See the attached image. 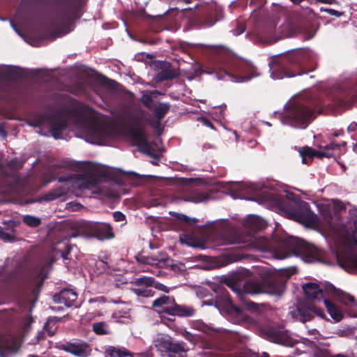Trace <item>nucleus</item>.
Here are the masks:
<instances>
[{
  "instance_id": "obj_1",
  "label": "nucleus",
  "mask_w": 357,
  "mask_h": 357,
  "mask_svg": "<svg viewBox=\"0 0 357 357\" xmlns=\"http://www.w3.org/2000/svg\"><path fill=\"white\" fill-rule=\"evenodd\" d=\"M356 100L357 95L342 89L335 92L331 98V103L328 104L314 94L305 102L296 105L289 117L293 126L305 128L314 119V114L321 113L325 106L331 104L334 107L346 109L351 107Z\"/></svg>"
},
{
  "instance_id": "obj_2",
  "label": "nucleus",
  "mask_w": 357,
  "mask_h": 357,
  "mask_svg": "<svg viewBox=\"0 0 357 357\" xmlns=\"http://www.w3.org/2000/svg\"><path fill=\"white\" fill-rule=\"evenodd\" d=\"M211 59L217 66L224 68L225 77L231 82H248L259 75L257 68L245 60L239 59L227 47L214 45L211 49Z\"/></svg>"
},
{
  "instance_id": "obj_3",
  "label": "nucleus",
  "mask_w": 357,
  "mask_h": 357,
  "mask_svg": "<svg viewBox=\"0 0 357 357\" xmlns=\"http://www.w3.org/2000/svg\"><path fill=\"white\" fill-rule=\"evenodd\" d=\"M313 56L305 49L292 50L281 56L273 67L277 78L293 77L312 71Z\"/></svg>"
},
{
  "instance_id": "obj_4",
  "label": "nucleus",
  "mask_w": 357,
  "mask_h": 357,
  "mask_svg": "<svg viewBox=\"0 0 357 357\" xmlns=\"http://www.w3.org/2000/svg\"><path fill=\"white\" fill-rule=\"evenodd\" d=\"M231 289L239 299L243 301L245 294L280 295L284 289V282L278 276L270 275L261 280L254 279L245 282L242 289L238 287H234Z\"/></svg>"
},
{
  "instance_id": "obj_5",
  "label": "nucleus",
  "mask_w": 357,
  "mask_h": 357,
  "mask_svg": "<svg viewBox=\"0 0 357 357\" xmlns=\"http://www.w3.org/2000/svg\"><path fill=\"white\" fill-rule=\"evenodd\" d=\"M75 168L78 172L77 176L83 181L84 188L96 186L108 176V171L98 164L82 162L75 164Z\"/></svg>"
},
{
  "instance_id": "obj_6",
  "label": "nucleus",
  "mask_w": 357,
  "mask_h": 357,
  "mask_svg": "<svg viewBox=\"0 0 357 357\" xmlns=\"http://www.w3.org/2000/svg\"><path fill=\"white\" fill-rule=\"evenodd\" d=\"M226 243L241 244L243 245V247L259 250L262 252H268L276 253L278 250V247L275 245L274 241H270L265 237L255 234H236L232 239L228 240Z\"/></svg>"
},
{
  "instance_id": "obj_7",
  "label": "nucleus",
  "mask_w": 357,
  "mask_h": 357,
  "mask_svg": "<svg viewBox=\"0 0 357 357\" xmlns=\"http://www.w3.org/2000/svg\"><path fill=\"white\" fill-rule=\"evenodd\" d=\"M153 344L162 356L187 357L189 349L182 341H172L169 335H161L156 337Z\"/></svg>"
},
{
  "instance_id": "obj_8",
  "label": "nucleus",
  "mask_w": 357,
  "mask_h": 357,
  "mask_svg": "<svg viewBox=\"0 0 357 357\" xmlns=\"http://www.w3.org/2000/svg\"><path fill=\"white\" fill-rule=\"evenodd\" d=\"M153 306L160 307L159 311L160 317L169 314L178 317H192L195 314V310L191 306L181 305L176 303L173 297L162 296L153 301Z\"/></svg>"
},
{
  "instance_id": "obj_9",
  "label": "nucleus",
  "mask_w": 357,
  "mask_h": 357,
  "mask_svg": "<svg viewBox=\"0 0 357 357\" xmlns=\"http://www.w3.org/2000/svg\"><path fill=\"white\" fill-rule=\"evenodd\" d=\"M81 0H61L55 8V14L60 24H70L81 17Z\"/></svg>"
},
{
  "instance_id": "obj_10",
  "label": "nucleus",
  "mask_w": 357,
  "mask_h": 357,
  "mask_svg": "<svg viewBox=\"0 0 357 357\" xmlns=\"http://www.w3.org/2000/svg\"><path fill=\"white\" fill-rule=\"evenodd\" d=\"M127 132L132 144L136 146L141 153L148 156H159L152 153V146L147 140L144 128L137 119H135L133 124L128 128Z\"/></svg>"
},
{
  "instance_id": "obj_11",
  "label": "nucleus",
  "mask_w": 357,
  "mask_h": 357,
  "mask_svg": "<svg viewBox=\"0 0 357 357\" xmlns=\"http://www.w3.org/2000/svg\"><path fill=\"white\" fill-rule=\"evenodd\" d=\"M346 142H342L338 144L335 142H332L328 145L326 146V149L329 150L331 149L334 151L333 153H324L321 151L316 150L312 147L305 146L302 148H298V151L299 152L300 156H335L336 155L344 154V151H342L344 149L346 146Z\"/></svg>"
},
{
  "instance_id": "obj_12",
  "label": "nucleus",
  "mask_w": 357,
  "mask_h": 357,
  "mask_svg": "<svg viewBox=\"0 0 357 357\" xmlns=\"http://www.w3.org/2000/svg\"><path fill=\"white\" fill-rule=\"evenodd\" d=\"M50 126V131L55 139L63 138L62 132L68 128V120L64 112L50 114L47 117Z\"/></svg>"
},
{
  "instance_id": "obj_13",
  "label": "nucleus",
  "mask_w": 357,
  "mask_h": 357,
  "mask_svg": "<svg viewBox=\"0 0 357 357\" xmlns=\"http://www.w3.org/2000/svg\"><path fill=\"white\" fill-rule=\"evenodd\" d=\"M59 347L61 350L77 357H87L92 351L91 346L87 342L80 340L61 343Z\"/></svg>"
},
{
  "instance_id": "obj_14",
  "label": "nucleus",
  "mask_w": 357,
  "mask_h": 357,
  "mask_svg": "<svg viewBox=\"0 0 357 357\" xmlns=\"http://www.w3.org/2000/svg\"><path fill=\"white\" fill-rule=\"evenodd\" d=\"M131 284L134 286L132 291L139 297L149 298L154 295V291L152 289L154 279L151 277L143 276L136 278Z\"/></svg>"
},
{
  "instance_id": "obj_15",
  "label": "nucleus",
  "mask_w": 357,
  "mask_h": 357,
  "mask_svg": "<svg viewBox=\"0 0 357 357\" xmlns=\"http://www.w3.org/2000/svg\"><path fill=\"white\" fill-rule=\"evenodd\" d=\"M291 314L293 317L303 323L311 320L313 318V314L320 317L324 316V312L321 307L310 303H307L305 307H298L295 310H292Z\"/></svg>"
},
{
  "instance_id": "obj_16",
  "label": "nucleus",
  "mask_w": 357,
  "mask_h": 357,
  "mask_svg": "<svg viewBox=\"0 0 357 357\" xmlns=\"http://www.w3.org/2000/svg\"><path fill=\"white\" fill-rule=\"evenodd\" d=\"M291 248L296 255L301 256L306 261H312L319 255L318 249L305 241H296Z\"/></svg>"
},
{
  "instance_id": "obj_17",
  "label": "nucleus",
  "mask_w": 357,
  "mask_h": 357,
  "mask_svg": "<svg viewBox=\"0 0 357 357\" xmlns=\"http://www.w3.org/2000/svg\"><path fill=\"white\" fill-rule=\"evenodd\" d=\"M86 229L91 237L100 241L111 239L114 236L112 227L107 223L92 222L87 225Z\"/></svg>"
},
{
  "instance_id": "obj_18",
  "label": "nucleus",
  "mask_w": 357,
  "mask_h": 357,
  "mask_svg": "<svg viewBox=\"0 0 357 357\" xmlns=\"http://www.w3.org/2000/svg\"><path fill=\"white\" fill-rule=\"evenodd\" d=\"M305 292L306 303L315 304L316 303H323L324 294L319 286L314 282L306 283L303 286Z\"/></svg>"
},
{
  "instance_id": "obj_19",
  "label": "nucleus",
  "mask_w": 357,
  "mask_h": 357,
  "mask_svg": "<svg viewBox=\"0 0 357 357\" xmlns=\"http://www.w3.org/2000/svg\"><path fill=\"white\" fill-rule=\"evenodd\" d=\"M268 335L270 340L275 343L286 346H291L295 343V340L290 336L289 332L283 328H270Z\"/></svg>"
},
{
  "instance_id": "obj_20",
  "label": "nucleus",
  "mask_w": 357,
  "mask_h": 357,
  "mask_svg": "<svg viewBox=\"0 0 357 357\" xmlns=\"http://www.w3.org/2000/svg\"><path fill=\"white\" fill-rule=\"evenodd\" d=\"M214 291L216 294L215 300H208L204 301L202 302V305H213V304L216 307H218V305H231V298L230 296L228 294L227 290L222 286H217Z\"/></svg>"
},
{
  "instance_id": "obj_21",
  "label": "nucleus",
  "mask_w": 357,
  "mask_h": 357,
  "mask_svg": "<svg viewBox=\"0 0 357 357\" xmlns=\"http://www.w3.org/2000/svg\"><path fill=\"white\" fill-rule=\"evenodd\" d=\"M77 299V293L71 289H64L53 296L55 303L64 304L67 307L74 305Z\"/></svg>"
},
{
  "instance_id": "obj_22",
  "label": "nucleus",
  "mask_w": 357,
  "mask_h": 357,
  "mask_svg": "<svg viewBox=\"0 0 357 357\" xmlns=\"http://www.w3.org/2000/svg\"><path fill=\"white\" fill-rule=\"evenodd\" d=\"M328 289L331 292L332 295L342 303L347 305H352L357 306V303L355 302V299L353 296L337 289L333 285L328 286Z\"/></svg>"
},
{
  "instance_id": "obj_23",
  "label": "nucleus",
  "mask_w": 357,
  "mask_h": 357,
  "mask_svg": "<svg viewBox=\"0 0 357 357\" xmlns=\"http://www.w3.org/2000/svg\"><path fill=\"white\" fill-rule=\"evenodd\" d=\"M89 130L91 135L98 140H103L111 134L109 128L98 123H92Z\"/></svg>"
},
{
  "instance_id": "obj_24",
  "label": "nucleus",
  "mask_w": 357,
  "mask_h": 357,
  "mask_svg": "<svg viewBox=\"0 0 357 357\" xmlns=\"http://www.w3.org/2000/svg\"><path fill=\"white\" fill-rule=\"evenodd\" d=\"M105 357H133L126 348L119 346H107L105 349Z\"/></svg>"
},
{
  "instance_id": "obj_25",
  "label": "nucleus",
  "mask_w": 357,
  "mask_h": 357,
  "mask_svg": "<svg viewBox=\"0 0 357 357\" xmlns=\"http://www.w3.org/2000/svg\"><path fill=\"white\" fill-rule=\"evenodd\" d=\"M170 107L171 105L168 102H159L155 104L151 111L154 112L155 116L157 119L155 127L160 125L161 120L169 112Z\"/></svg>"
},
{
  "instance_id": "obj_26",
  "label": "nucleus",
  "mask_w": 357,
  "mask_h": 357,
  "mask_svg": "<svg viewBox=\"0 0 357 357\" xmlns=\"http://www.w3.org/2000/svg\"><path fill=\"white\" fill-rule=\"evenodd\" d=\"M179 241L181 244H185L192 248L201 249L205 248L204 243L201 239L190 234H180Z\"/></svg>"
},
{
  "instance_id": "obj_27",
  "label": "nucleus",
  "mask_w": 357,
  "mask_h": 357,
  "mask_svg": "<svg viewBox=\"0 0 357 357\" xmlns=\"http://www.w3.org/2000/svg\"><path fill=\"white\" fill-rule=\"evenodd\" d=\"M246 226L252 230H261L267 226L266 222L259 216L250 215L245 220Z\"/></svg>"
},
{
  "instance_id": "obj_28",
  "label": "nucleus",
  "mask_w": 357,
  "mask_h": 357,
  "mask_svg": "<svg viewBox=\"0 0 357 357\" xmlns=\"http://www.w3.org/2000/svg\"><path fill=\"white\" fill-rule=\"evenodd\" d=\"M136 260L139 264L155 266L157 267H162L165 264V260L158 257L138 255L136 256Z\"/></svg>"
},
{
  "instance_id": "obj_29",
  "label": "nucleus",
  "mask_w": 357,
  "mask_h": 357,
  "mask_svg": "<svg viewBox=\"0 0 357 357\" xmlns=\"http://www.w3.org/2000/svg\"><path fill=\"white\" fill-rule=\"evenodd\" d=\"M22 71L13 69H6L0 71V79L3 81L17 82L23 77Z\"/></svg>"
},
{
  "instance_id": "obj_30",
  "label": "nucleus",
  "mask_w": 357,
  "mask_h": 357,
  "mask_svg": "<svg viewBox=\"0 0 357 357\" xmlns=\"http://www.w3.org/2000/svg\"><path fill=\"white\" fill-rule=\"evenodd\" d=\"M340 264L347 271L357 273V253L347 255L344 261H340Z\"/></svg>"
},
{
  "instance_id": "obj_31",
  "label": "nucleus",
  "mask_w": 357,
  "mask_h": 357,
  "mask_svg": "<svg viewBox=\"0 0 357 357\" xmlns=\"http://www.w3.org/2000/svg\"><path fill=\"white\" fill-rule=\"evenodd\" d=\"M323 303L325 305L328 312L331 315V317L336 321H339L342 318V313L341 311L335 306L333 303H332L328 299H324Z\"/></svg>"
},
{
  "instance_id": "obj_32",
  "label": "nucleus",
  "mask_w": 357,
  "mask_h": 357,
  "mask_svg": "<svg viewBox=\"0 0 357 357\" xmlns=\"http://www.w3.org/2000/svg\"><path fill=\"white\" fill-rule=\"evenodd\" d=\"M93 332L98 335L112 334L109 325L105 321L95 322L92 325Z\"/></svg>"
},
{
  "instance_id": "obj_33",
  "label": "nucleus",
  "mask_w": 357,
  "mask_h": 357,
  "mask_svg": "<svg viewBox=\"0 0 357 357\" xmlns=\"http://www.w3.org/2000/svg\"><path fill=\"white\" fill-rule=\"evenodd\" d=\"M177 76L178 73H176V70L170 66L162 69L160 72H159L157 75V78L160 81H165L174 79Z\"/></svg>"
},
{
  "instance_id": "obj_34",
  "label": "nucleus",
  "mask_w": 357,
  "mask_h": 357,
  "mask_svg": "<svg viewBox=\"0 0 357 357\" xmlns=\"http://www.w3.org/2000/svg\"><path fill=\"white\" fill-rule=\"evenodd\" d=\"M47 121V116L43 114H38L33 118H30L26 121L29 126L33 128H41Z\"/></svg>"
},
{
  "instance_id": "obj_35",
  "label": "nucleus",
  "mask_w": 357,
  "mask_h": 357,
  "mask_svg": "<svg viewBox=\"0 0 357 357\" xmlns=\"http://www.w3.org/2000/svg\"><path fill=\"white\" fill-rule=\"evenodd\" d=\"M207 196L204 192L199 191L198 189L193 190L190 192L189 197L186 199V201L199 203L206 200Z\"/></svg>"
},
{
  "instance_id": "obj_36",
  "label": "nucleus",
  "mask_w": 357,
  "mask_h": 357,
  "mask_svg": "<svg viewBox=\"0 0 357 357\" xmlns=\"http://www.w3.org/2000/svg\"><path fill=\"white\" fill-rule=\"evenodd\" d=\"M63 195V192L61 189H56L49 192L48 193L44 195L41 197L39 198V202H50L54 200L57 198L61 197Z\"/></svg>"
},
{
  "instance_id": "obj_37",
  "label": "nucleus",
  "mask_w": 357,
  "mask_h": 357,
  "mask_svg": "<svg viewBox=\"0 0 357 357\" xmlns=\"http://www.w3.org/2000/svg\"><path fill=\"white\" fill-rule=\"evenodd\" d=\"M140 100L142 103L150 110H151L155 105L154 100L150 93H144Z\"/></svg>"
},
{
  "instance_id": "obj_38",
  "label": "nucleus",
  "mask_w": 357,
  "mask_h": 357,
  "mask_svg": "<svg viewBox=\"0 0 357 357\" xmlns=\"http://www.w3.org/2000/svg\"><path fill=\"white\" fill-rule=\"evenodd\" d=\"M23 221L26 225L32 227H38L41 223V220L39 218L31 215L24 216Z\"/></svg>"
},
{
  "instance_id": "obj_39",
  "label": "nucleus",
  "mask_w": 357,
  "mask_h": 357,
  "mask_svg": "<svg viewBox=\"0 0 357 357\" xmlns=\"http://www.w3.org/2000/svg\"><path fill=\"white\" fill-rule=\"evenodd\" d=\"M101 84L109 89H114L116 85V82L107 78V77L103 76L100 79Z\"/></svg>"
},
{
  "instance_id": "obj_40",
  "label": "nucleus",
  "mask_w": 357,
  "mask_h": 357,
  "mask_svg": "<svg viewBox=\"0 0 357 357\" xmlns=\"http://www.w3.org/2000/svg\"><path fill=\"white\" fill-rule=\"evenodd\" d=\"M353 225L354 229L352 231L351 240L354 244L357 245V219L353 220Z\"/></svg>"
},
{
  "instance_id": "obj_41",
  "label": "nucleus",
  "mask_w": 357,
  "mask_h": 357,
  "mask_svg": "<svg viewBox=\"0 0 357 357\" xmlns=\"http://www.w3.org/2000/svg\"><path fill=\"white\" fill-rule=\"evenodd\" d=\"M113 218L116 222H123L126 220V216L120 211H116L113 213Z\"/></svg>"
},
{
  "instance_id": "obj_42",
  "label": "nucleus",
  "mask_w": 357,
  "mask_h": 357,
  "mask_svg": "<svg viewBox=\"0 0 357 357\" xmlns=\"http://www.w3.org/2000/svg\"><path fill=\"white\" fill-rule=\"evenodd\" d=\"M153 287L156 289L160 290V291H164L165 293H168L169 291V287H167V286H165L163 284L160 283V282H155L154 281Z\"/></svg>"
},
{
  "instance_id": "obj_43",
  "label": "nucleus",
  "mask_w": 357,
  "mask_h": 357,
  "mask_svg": "<svg viewBox=\"0 0 357 357\" xmlns=\"http://www.w3.org/2000/svg\"><path fill=\"white\" fill-rule=\"evenodd\" d=\"M325 11L328 13L329 15H333V16H335V17H341L344 15V12H340V11H338V10H336L335 9H333V8H326L325 9Z\"/></svg>"
},
{
  "instance_id": "obj_44",
  "label": "nucleus",
  "mask_w": 357,
  "mask_h": 357,
  "mask_svg": "<svg viewBox=\"0 0 357 357\" xmlns=\"http://www.w3.org/2000/svg\"><path fill=\"white\" fill-rule=\"evenodd\" d=\"M200 122L205 126L215 129L213 123L206 117H201L199 119Z\"/></svg>"
},
{
  "instance_id": "obj_45",
  "label": "nucleus",
  "mask_w": 357,
  "mask_h": 357,
  "mask_svg": "<svg viewBox=\"0 0 357 357\" xmlns=\"http://www.w3.org/2000/svg\"><path fill=\"white\" fill-rule=\"evenodd\" d=\"M158 40H156V39H151V40L142 39V40H139V41L142 43H144V44L155 45L158 43Z\"/></svg>"
},
{
  "instance_id": "obj_46",
  "label": "nucleus",
  "mask_w": 357,
  "mask_h": 357,
  "mask_svg": "<svg viewBox=\"0 0 357 357\" xmlns=\"http://www.w3.org/2000/svg\"><path fill=\"white\" fill-rule=\"evenodd\" d=\"M306 215L307 217V220L310 222H314L316 220V219H317V217H316L315 214L312 213V212H310V211H307L306 213Z\"/></svg>"
},
{
  "instance_id": "obj_47",
  "label": "nucleus",
  "mask_w": 357,
  "mask_h": 357,
  "mask_svg": "<svg viewBox=\"0 0 357 357\" xmlns=\"http://www.w3.org/2000/svg\"><path fill=\"white\" fill-rule=\"evenodd\" d=\"M177 218L185 222H190V218L184 214L179 213L177 215Z\"/></svg>"
},
{
  "instance_id": "obj_48",
  "label": "nucleus",
  "mask_w": 357,
  "mask_h": 357,
  "mask_svg": "<svg viewBox=\"0 0 357 357\" xmlns=\"http://www.w3.org/2000/svg\"><path fill=\"white\" fill-rule=\"evenodd\" d=\"M239 191L242 193H247L249 192L248 187L245 183L239 185Z\"/></svg>"
},
{
  "instance_id": "obj_49",
  "label": "nucleus",
  "mask_w": 357,
  "mask_h": 357,
  "mask_svg": "<svg viewBox=\"0 0 357 357\" xmlns=\"http://www.w3.org/2000/svg\"><path fill=\"white\" fill-rule=\"evenodd\" d=\"M357 129V123L352 122L347 127V130L349 132H354Z\"/></svg>"
},
{
  "instance_id": "obj_50",
  "label": "nucleus",
  "mask_w": 357,
  "mask_h": 357,
  "mask_svg": "<svg viewBox=\"0 0 357 357\" xmlns=\"http://www.w3.org/2000/svg\"><path fill=\"white\" fill-rule=\"evenodd\" d=\"M313 158H302V163L305 165H310L312 162Z\"/></svg>"
},
{
  "instance_id": "obj_51",
  "label": "nucleus",
  "mask_w": 357,
  "mask_h": 357,
  "mask_svg": "<svg viewBox=\"0 0 357 357\" xmlns=\"http://www.w3.org/2000/svg\"><path fill=\"white\" fill-rule=\"evenodd\" d=\"M0 135L3 137H6L7 135V132L3 124H0Z\"/></svg>"
},
{
  "instance_id": "obj_52",
  "label": "nucleus",
  "mask_w": 357,
  "mask_h": 357,
  "mask_svg": "<svg viewBox=\"0 0 357 357\" xmlns=\"http://www.w3.org/2000/svg\"><path fill=\"white\" fill-rule=\"evenodd\" d=\"M8 91L7 87L5 84L0 81V92L6 93Z\"/></svg>"
},
{
  "instance_id": "obj_53",
  "label": "nucleus",
  "mask_w": 357,
  "mask_h": 357,
  "mask_svg": "<svg viewBox=\"0 0 357 357\" xmlns=\"http://www.w3.org/2000/svg\"><path fill=\"white\" fill-rule=\"evenodd\" d=\"M0 236H1V238H3V240H7V241L10 240V235L7 233L1 232Z\"/></svg>"
},
{
  "instance_id": "obj_54",
  "label": "nucleus",
  "mask_w": 357,
  "mask_h": 357,
  "mask_svg": "<svg viewBox=\"0 0 357 357\" xmlns=\"http://www.w3.org/2000/svg\"><path fill=\"white\" fill-rule=\"evenodd\" d=\"M248 307L250 310H255L257 308V305L253 302L248 303Z\"/></svg>"
},
{
  "instance_id": "obj_55",
  "label": "nucleus",
  "mask_w": 357,
  "mask_h": 357,
  "mask_svg": "<svg viewBox=\"0 0 357 357\" xmlns=\"http://www.w3.org/2000/svg\"><path fill=\"white\" fill-rule=\"evenodd\" d=\"M317 2L321 3L331 4L333 2V0H317Z\"/></svg>"
},
{
  "instance_id": "obj_56",
  "label": "nucleus",
  "mask_w": 357,
  "mask_h": 357,
  "mask_svg": "<svg viewBox=\"0 0 357 357\" xmlns=\"http://www.w3.org/2000/svg\"><path fill=\"white\" fill-rule=\"evenodd\" d=\"M308 333H309V335L316 336L319 333L317 329H311V330H308Z\"/></svg>"
},
{
  "instance_id": "obj_57",
  "label": "nucleus",
  "mask_w": 357,
  "mask_h": 357,
  "mask_svg": "<svg viewBox=\"0 0 357 357\" xmlns=\"http://www.w3.org/2000/svg\"><path fill=\"white\" fill-rule=\"evenodd\" d=\"M239 30L237 32V34L242 33L245 31V26L243 24H241L238 26Z\"/></svg>"
},
{
  "instance_id": "obj_58",
  "label": "nucleus",
  "mask_w": 357,
  "mask_h": 357,
  "mask_svg": "<svg viewBox=\"0 0 357 357\" xmlns=\"http://www.w3.org/2000/svg\"><path fill=\"white\" fill-rule=\"evenodd\" d=\"M80 234L79 232H73L68 236V238H76Z\"/></svg>"
},
{
  "instance_id": "obj_59",
  "label": "nucleus",
  "mask_w": 357,
  "mask_h": 357,
  "mask_svg": "<svg viewBox=\"0 0 357 357\" xmlns=\"http://www.w3.org/2000/svg\"><path fill=\"white\" fill-rule=\"evenodd\" d=\"M288 245H289V243H288V242H287V241H282V242L281 243V245H280V246H282V247H284V248L288 247Z\"/></svg>"
},
{
  "instance_id": "obj_60",
  "label": "nucleus",
  "mask_w": 357,
  "mask_h": 357,
  "mask_svg": "<svg viewBox=\"0 0 357 357\" xmlns=\"http://www.w3.org/2000/svg\"><path fill=\"white\" fill-rule=\"evenodd\" d=\"M151 94L158 95V94H161V93L160 91H158V90H154V91H151Z\"/></svg>"
},
{
  "instance_id": "obj_61",
  "label": "nucleus",
  "mask_w": 357,
  "mask_h": 357,
  "mask_svg": "<svg viewBox=\"0 0 357 357\" xmlns=\"http://www.w3.org/2000/svg\"><path fill=\"white\" fill-rule=\"evenodd\" d=\"M220 357H237L236 356H234V355H231V354H225V355H222V356Z\"/></svg>"
},
{
  "instance_id": "obj_62",
  "label": "nucleus",
  "mask_w": 357,
  "mask_h": 357,
  "mask_svg": "<svg viewBox=\"0 0 357 357\" xmlns=\"http://www.w3.org/2000/svg\"><path fill=\"white\" fill-rule=\"evenodd\" d=\"M67 256H68V252H66V253H64V252H63V253H62V255H61V257H62L64 259H68V257H67Z\"/></svg>"
},
{
  "instance_id": "obj_63",
  "label": "nucleus",
  "mask_w": 357,
  "mask_h": 357,
  "mask_svg": "<svg viewBox=\"0 0 357 357\" xmlns=\"http://www.w3.org/2000/svg\"><path fill=\"white\" fill-rule=\"evenodd\" d=\"M57 36L56 35V33H54L52 34L50 38H51V40H54L55 38H56Z\"/></svg>"
},
{
  "instance_id": "obj_64",
  "label": "nucleus",
  "mask_w": 357,
  "mask_h": 357,
  "mask_svg": "<svg viewBox=\"0 0 357 357\" xmlns=\"http://www.w3.org/2000/svg\"><path fill=\"white\" fill-rule=\"evenodd\" d=\"M261 357H269V356L267 353L264 352Z\"/></svg>"
}]
</instances>
